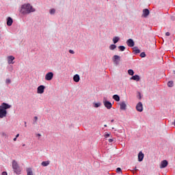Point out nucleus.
I'll return each instance as SVG.
<instances>
[{
    "mask_svg": "<svg viewBox=\"0 0 175 175\" xmlns=\"http://www.w3.org/2000/svg\"><path fill=\"white\" fill-rule=\"evenodd\" d=\"M20 12L22 14H29L35 12V8L31 4L26 3L21 5Z\"/></svg>",
    "mask_w": 175,
    "mask_h": 175,
    "instance_id": "obj_1",
    "label": "nucleus"
},
{
    "mask_svg": "<svg viewBox=\"0 0 175 175\" xmlns=\"http://www.w3.org/2000/svg\"><path fill=\"white\" fill-rule=\"evenodd\" d=\"M12 107L11 105L6 103H3L0 105V118H5L6 116H8V109H10Z\"/></svg>",
    "mask_w": 175,
    "mask_h": 175,
    "instance_id": "obj_2",
    "label": "nucleus"
},
{
    "mask_svg": "<svg viewBox=\"0 0 175 175\" xmlns=\"http://www.w3.org/2000/svg\"><path fill=\"white\" fill-rule=\"evenodd\" d=\"M12 169L16 174H21V168L16 160L12 161Z\"/></svg>",
    "mask_w": 175,
    "mask_h": 175,
    "instance_id": "obj_3",
    "label": "nucleus"
},
{
    "mask_svg": "<svg viewBox=\"0 0 175 175\" xmlns=\"http://www.w3.org/2000/svg\"><path fill=\"white\" fill-rule=\"evenodd\" d=\"M53 77H54V73H53V72H49L46 74L45 80H46L47 81H50L53 80Z\"/></svg>",
    "mask_w": 175,
    "mask_h": 175,
    "instance_id": "obj_4",
    "label": "nucleus"
},
{
    "mask_svg": "<svg viewBox=\"0 0 175 175\" xmlns=\"http://www.w3.org/2000/svg\"><path fill=\"white\" fill-rule=\"evenodd\" d=\"M103 105H104L105 107H106L108 109H111V107H113V105L111 104V103H110V101H107L106 100H103Z\"/></svg>",
    "mask_w": 175,
    "mask_h": 175,
    "instance_id": "obj_5",
    "label": "nucleus"
},
{
    "mask_svg": "<svg viewBox=\"0 0 175 175\" xmlns=\"http://www.w3.org/2000/svg\"><path fill=\"white\" fill-rule=\"evenodd\" d=\"M136 110L137 111H139L140 113H142V111H143V104L141 102H139L137 104Z\"/></svg>",
    "mask_w": 175,
    "mask_h": 175,
    "instance_id": "obj_6",
    "label": "nucleus"
},
{
    "mask_svg": "<svg viewBox=\"0 0 175 175\" xmlns=\"http://www.w3.org/2000/svg\"><path fill=\"white\" fill-rule=\"evenodd\" d=\"M126 44L129 47H133L135 46V42L133 39L130 38L126 41Z\"/></svg>",
    "mask_w": 175,
    "mask_h": 175,
    "instance_id": "obj_7",
    "label": "nucleus"
},
{
    "mask_svg": "<svg viewBox=\"0 0 175 175\" xmlns=\"http://www.w3.org/2000/svg\"><path fill=\"white\" fill-rule=\"evenodd\" d=\"M44 85H40L37 89L38 94H43V92H44Z\"/></svg>",
    "mask_w": 175,
    "mask_h": 175,
    "instance_id": "obj_8",
    "label": "nucleus"
},
{
    "mask_svg": "<svg viewBox=\"0 0 175 175\" xmlns=\"http://www.w3.org/2000/svg\"><path fill=\"white\" fill-rule=\"evenodd\" d=\"M167 165H169V163L166 160L162 161L160 165V169H163L166 167Z\"/></svg>",
    "mask_w": 175,
    "mask_h": 175,
    "instance_id": "obj_9",
    "label": "nucleus"
},
{
    "mask_svg": "<svg viewBox=\"0 0 175 175\" xmlns=\"http://www.w3.org/2000/svg\"><path fill=\"white\" fill-rule=\"evenodd\" d=\"M13 24V19L11 17L7 18V25L8 27H12V25Z\"/></svg>",
    "mask_w": 175,
    "mask_h": 175,
    "instance_id": "obj_10",
    "label": "nucleus"
},
{
    "mask_svg": "<svg viewBox=\"0 0 175 175\" xmlns=\"http://www.w3.org/2000/svg\"><path fill=\"white\" fill-rule=\"evenodd\" d=\"M13 61H14V57L13 55H10L8 57V62L9 64H14V62H13Z\"/></svg>",
    "mask_w": 175,
    "mask_h": 175,
    "instance_id": "obj_11",
    "label": "nucleus"
},
{
    "mask_svg": "<svg viewBox=\"0 0 175 175\" xmlns=\"http://www.w3.org/2000/svg\"><path fill=\"white\" fill-rule=\"evenodd\" d=\"M148 14H150V10H148V9L143 10V14H142L143 17L146 18L148 16Z\"/></svg>",
    "mask_w": 175,
    "mask_h": 175,
    "instance_id": "obj_12",
    "label": "nucleus"
},
{
    "mask_svg": "<svg viewBox=\"0 0 175 175\" xmlns=\"http://www.w3.org/2000/svg\"><path fill=\"white\" fill-rule=\"evenodd\" d=\"M144 158V154H143V152H139L138 154V161L139 162H142V161H143Z\"/></svg>",
    "mask_w": 175,
    "mask_h": 175,
    "instance_id": "obj_13",
    "label": "nucleus"
},
{
    "mask_svg": "<svg viewBox=\"0 0 175 175\" xmlns=\"http://www.w3.org/2000/svg\"><path fill=\"white\" fill-rule=\"evenodd\" d=\"M133 53L135 54H140V49L137 46H134L133 48Z\"/></svg>",
    "mask_w": 175,
    "mask_h": 175,
    "instance_id": "obj_14",
    "label": "nucleus"
},
{
    "mask_svg": "<svg viewBox=\"0 0 175 175\" xmlns=\"http://www.w3.org/2000/svg\"><path fill=\"white\" fill-rule=\"evenodd\" d=\"M73 80L75 83H79V81H80V76L79 75H75L73 77Z\"/></svg>",
    "mask_w": 175,
    "mask_h": 175,
    "instance_id": "obj_15",
    "label": "nucleus"
},
{
    "mask_svg": "<svg viewBox=\"0 0 175 175\" xmlns=\"http://www.w3.org/2000/svg\"><path fill=\"white\" fill-rule=\"evenodd\" d=\"M131 80H135V81H139L140 80V77L139 75H134L131 78Z\"/></svg>",
    "mask_w": 175,
    "mask_h": 175,
    "instance_id": "obj_16",
    "label": "nucleus"
},
{
    "mask_svg": "<svg viewBox=\"0 0 175 175\" xmlns=\"http://www.w3.org/2000/svg\"><path fill=\"white\" fill-rule=\"evenodd\" d=\"M120 109H121V110H126V104H125V102H122L120 104Z\"/></svg>",
    "mask_w": 175,
    "mask_h": 175,
    "instance_id": "obj_17",
    "label": "nucleus"
},
{
    "mask_svg": "<svg viewBox=\"0 0 175 175\" xmlns=\"http://www.w3.org/2000/svg\"><path fill=\"white\" fill-rule=\"evenodd\" d=\"M42 166L46 167V166H49V165H50V161H42L41 163Z\"/></svg>",
    "mask_w": 175,
    "mask_h": 175,
    "instance_id": "obj_18",
    "label": "nucleus"
},
{
    "mask_svg": "<svg viewBox=\"0 0 175 175\" xmlns=\"http://www.w3.org/2000/svg\"><path fill=\"white\" fill-rule=\"evenodd\" d=\"M113 99H114V100H116V102H120V96L115 94L113 96Z\"/></svg>",
    "mask_w": 175,
    "mask_h": 175,
    "instance_id": "obj_19",
    "label": "nucleus"
},
{
    "mask_svg": "<svg viewBox=\"0 0 175 175\" xmlns=\"http://www.w3.org/2000/svg\"><path fill=\"white\" fill-rule=\"evenodd\" d=\"M27 175H33V173L32 172V169L31 168L27 169Z\"/></svg>",
    "mask_w": 175,
    "mask_h": 175,
    "instance_id": "obj_20",
    "label": "nucleus"
},
{
    "mask_svg": "<svg viewBox=\"0 0 175 175\" xmlns=\"http://www.w3.org/2000/svg\"><path fill=\"white\" fill-rule=\"evenodd\" d=\"M120 40V38L118 37H114L113 38V42L116 44V43H118V42Z\"/></svg>",
    "mask_w": 175,
    "mask_h": 175,
    "instance_id": "obj_21",
    "label": "nucleus"
},
{
    "mask_svg": "<svg viewBox=\"0 0 175 175\" xmlns=\"http://www.w3.org/2000/svg\"><path fill=\"white\" fill-rule=\"evenodd\" d=\"M113 61H114V62H116V61H120V56H118V55H115L114 56H113Z\"/></svg>",
    "mask_w": 175,
    "mask_h": 175,
    "instance_id": "obj_22",
    "label": "nucleus"
},
{
    "mask_svg": "<svg viewBox=\"0 0 175 175\" xmlns=\"http://www.w3.org/2000/svg\"><path fill=\"white\" fill-rule=\"evenodd\" d=\"M128 73L130 75V76H133V75H135V72H133V70L132 69L129 70Z\"/></svg>",
    "mask_w": 175,
    "mask_h": 175,
    "instance_id": "obj_23",
    "label": "nucleus"
},
{
    "mask_svg": "<svg viewBox=\"0 0 175 175\" xmlns=\"http://www.w3.org/2000/svg\"><path fill=\"white\" fill-rule=\"evenodd\" d=\"M110 50H115V49H117V46L116 44H111L109 46Z\"/></svg>",
    "mask_w": 175,
    "mask_h": 175,
    "instance_id": "obj_24",
    "label": "nucleus"
},
{
    "mask_svg": "<svg viewBox=\"0 0 175 175\" xmlns=\"http://www.w3.org/2000/svg\"><path fill=\"white\" fill-rule=\"evenodd\" d=\"M118 49L120 51H125V46H118Z\"/></svg>",
    "mask_w": 175,
    "mask_h": 175,
    "instance_id": "obj_25",
    "label": "nucleus"
},
{
    "mask_svg": "<svg viewBox=\"0 0 175 175\" xmlns=\"http://www.w3.org/2000/svg\"><path fill=\"white\" fill-rule=\"evenodd\" d=\"M140 57L142 58H144L146 57V53H144V52L141 53Z\"/></svg>",
    "mask_w": 175,
    "mask_h": 175,
    "instance_id": "obj_26",
    "label": "nucleus"
},
{
    "mask_svg": "<svg viewBox=\"0 0 175 175\" xmlns=\"http://www.w3.org/2000/svg\"><path fill=\"white\" fill-rule=\"evenodd\" d=\"M167 85L169 86V87H173V81H169L168 83H167Z\"/></svg>",
    "mask_w": 175,
    "mask_h": 175,
    "instance_id": "obj_27",
    "label": "nucleus"
},
{
    "mask_svg": "<svg viewBox=\"0 0 175 175\" xmlns=\"http://www.w3.org/2000/svg\"><path fill=\"white\" fill-rule=\"evenodd\" d=\"M100 103H94V107H100Z\"/></svg>",
    "mask_w": 175,
    "mask_h": 175,
    "instance_id": "obj_28",
    "label": "nucleus"
},
{
    "mask_svg": "<svg viewBox=\"0 0 175 175\" xmlns=\"http://www.w3.org/2000/svg\"><path fill=\"white\" fill-rule=\"evenodd\" d=\"M55 13V9H51L50 10V14H54Z\"/></svg>",
    "mask_w": 175,
    "mask_h": 175,
    "instance_id": "obj_29",
    "label": "nucleus"
},
{
    "mask_svg": "<svg viewBox=\"0 0 175 175\" xmlns=\"http://www.w3.org/2000/svg\"><path fill=\"white\" fill-rule=\"evenodd\" d=\"M5 83H6V84H10L12 83V81L9 79H7L5 80Z\"/></svg>",
    "mask_w": 175,
    "mask_h": 175,
    "instance_id": "obj_30",
    "label": "nucleus"
},
{
    "mask_svg": "<svg viewBox=\"0 0 175 175\" xmlns=\"http://www.w3.org/2000/svg\"><path fill=\"white\" fill-rule=\"evenodd\" d=\"M116 172H117V173H122V170H121V168L118 167V168L116 169Z\"/></svg>",
    "mask_w": 175,
    "mask_h": 175,
    "instance_id": "obj_31",
    "label": "nucleus"
},
{
    "mask_svg": "<svg viewBox=\"0 0 175 175\" xmlns=\"http://www.w3.org/2000/svg\"><path fill=\"white\" fill-rule=\"evenodd\" d=\"M108 142L109 143H113V142H114V139L113 138H110V139H108Z\"/></svg>",
    "mask_w": 175,
    "mask_h": 175,
    "instance_id": "obj_32",
    "label": "nucleus"
},
{
    "mask_svg": "<svg viewBox=\"0 0 175 175\" xmlns=\"http://www.w3.org/2000/svg\"><path fill=\"white\" fill-rule=\"evenodd\" d=\"M105 137L107 139V137H110V133H107L105 135Z\"/></svg>",
    "mask_w": 175,
    "mask_h": 175,
    "instance_id": "obj_33",
    "label": "nucleus"
},
{
    "mask_svg": "<svg viewBox=\"0 0 175 175\" xmlns=\"http://www.w3.org/2000/svg\"><path fill=\"white\" fill-rule=\"evenodd\" d=\"M69 53L70 54H75V51L70 49V50H69Z\"/></svg>",
    "mask_w": 175,
    "mask_h": 175,
    "instance_id": "obj_34",
    "label": "nucleus"
},
{
    "mask_svg": "<svg viewBox=\"0 0 175 175\" xmlns=\"http://www.w3.org/2000/svg\"><path fill=\"white\" fill-rule=\"evenodd\" d=\"M165 36H170V32H166Z\"/></svg>",
    "mask_w": 175,
    "mask_h": 175,
    "instance_id": "obj_35",
    "label": "nucleus"
},
{
    "mask_svg": "<svg viewBox=\"0 0 175 175\" xmlns=\"http://www.w3.org/2000/svg\"><path fill=\"white\" fill-rule=\"evenodd\" d=\"M2 175H8V172H2Z\"/></svg>",
    "mask_w": 175,
    "mask_h": 175,
    "instance_id": "obj_36",
    "label": "nucleus"
},
{
    "mask_svg": "<svg viewBox=\"0 0 175 175\" xmlns=\"http://www.w3.org/2000/svg\"><path fill=\"white\" fill-rule=\"evenodd\" d=\"M34 120H35V121H36H36H38V117H37V116H35V117H34Z\"/></svg>",
    "mask_w": 175,
    "mask_h": 175,
    "instance_id": "obj_37",
    "label": "nucleus"
},
{
    "mask_svg": "<svg viewBox=\"0 0 175 175\" xmlns=\"http://www.w3.org/2000/svg\"><path fill=\"white\" fill-rule=\"evenodd\" d=\"M18 136H20V134H17V135H16V139H17V137H18Z\"/></svg>",
    "mask_w": 175,
    "mask_h": 175,
    "instance_id": "obj_38",
    "label": "nucleus"
},
{
    "mask_svg": "<svg viewBox=\"0 0 175 175\" xmlns=\"http://www.w3.org/2000/svg\"><path fill=\"white\" fill-rule=\"evenodd\" d=\"M17 140V137L14 138V142H16Z\"/></svg>",
    "mask_w": 175,
    "mask_h": 175,
    "instance_id": "obj_39",
    "label": "nucleus"
},
{
    "mask_svg": "<svg viewBox=\"0 0 175 175\" xmlns=\"http://www.w3.org/2000/svg\"><path fill=\"white\" fill-rule=\"evenodd\" d=\"M37 136H39V137H40V136H42V135H40V134H37Z\"/></svg>",
    "mask_w": 175,
    "mask_h": 175,
    "instance_id": "obj_40",
    "label": "nucleus"
},
{
    "mask_svg": "<svg viewBox=\"0 0 175 175\" xmlns=\"http://www.w3.org/2000/svg\"><path fill=\"white\" fill-rule=\"evenodd\" d=\"M25 126H27V122H25Z\"/></svg>",
    "mask_w": 175,
    "mask_h": 175,
    "instance_id": "obj_41",
    "label": "nucleus"
},
{
    "mask_svg": "<svg viewBox=\"0 0 175 175\" xmlns=\"http://www.w3.org/2000/svg\"><path fill=\"white\" fill-rule=\"evenodd\" d=\"M104 126H105V127H106V126H107V125L105 124V125H104Z\"/></svg>",
    "mask_w": 175,
    "mask_h": 175,
    "instance_id": "obj_42",
    "label": "nucleus"
},
{
    "mask_svg": "<svg viewBox=\"0 0 175 175\" xmlns=\"http://www.w3.org/2000/svg\"><path fill=\"white\" fill-rule=\"evenodd\" d=\"M113 121H114V120H112L111 122H113Z\"/></svg>",
    "mask_w": 175,
    "mask_h": 175,
    "instance_id": "obj_43",
    "label": "nucleus"
},
{
    "mask_svg": "<svg viewBox=\"0 0 175 175\" xmlns=\"http://www.w3.org/2000/svg\"><path fill=\"white\" fill-rule=\"evenodd\" d=\"M135 170H137L136 167H135Z\"/></svg>",
    "mask_w": 175,
    "mask_h": 175,
    "instance_id": "obj_44",
    "label": "nucleus"
}]
</instances>
